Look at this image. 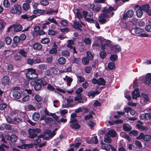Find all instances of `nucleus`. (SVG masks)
<instances>
[{"label": "nucleus", "mask_w": 151, "mask_h": 151, "mask_svg": "<svg viewBox=\"0 0 151 151\" xmlns=\"http://www.w3.org/2000/svg\"><path fill=\"white\" fill-rule=\"evenodd\" d=\"M116 10V9H114L112 7L110 6L106 9L104 8L102 11L103 13L101 14L100 16V19L99 20V22L102 24L105 23L106 21V19H107L113 16L114 12L112 11Z\"/></svg>", "instance_id": "1"}, {"label": "nucleus", "mask_w": 151, "mask_h": 151, "mask_svg": "<svg viewBox=\"0 0 151 151\" xmlns=\"http://www.w3.org/2000/svg\"><path fill=\"white\" fill-rule=\"evenodd\" d=\"M27 78L33 80L38 77V75L36 73L35 70L30 68L28 69V72L26 75Z\"/></svg>", "instance_id": "2"}, {"label": "nucleus", "mask_w": 151, "mask_h": 151, "mask_svg": "<svg viewBox=\"0 0 151 151\" xmlns=\"http://www.w3.org/2000/svg\"><path fill=\"white\" fill-rule=\"evenodd\" d=\"M10 12L13 14L19 15L22 12V8L21 6L17 4H14L11 8Z\"/></svg>", "instance_id": "3"}, {"label": "nucleus", "mask_w": 151, "mask_h": 151, "mask_svg": "<svg viewBox=\"0 0 151 151\" xmlns=\"http://www.w3.org/2000/svg\"><path fill=\"white\" fill-rule=\"evenodd\" d=\"M40 129H29L28 130L29 137L30 138L33 139L37 136V133H40Z\"/></svg>", "instance_id": "4"}, {"label": "nucleus", "mask_w": 151, "mask_h": 151, "mask_svg": "<svg viewBox=\"0 0 151 151\" xmlns=\"http://www.w3.org/2000/svg\"><path fill=\"white\" fill-rule=\"evenodd\" d=\"M82 13L86 21L89 22L93 21V19L92 18L93 17V14L92 12L88 13L86 11H83Z\"/></svg>", "instance_id": "5"}, {"label": "nucleus", "mask_w": 151, "mask_h": 151, "mask_svg": "<svg viewBox=\"0 0 151 151\" xmlns=\"http://www.w3.org/2000/svg\"><path fill=\"white\" fill-rule=\"evenodd\" d=\"M42 82L43 81L41 79H38L35 81L34 88L36 91H38L41 89Z\"/></svg>", "instance_id": "6"}, {"label": "nucleus", "mask_w": 151, "mask_h": 151, "mask_svg": "<svg viewBox=\"0 0 151 151\" xmlns=\"http://www.w3.org/2000/svg\"><path fill=\"white\" fill-rule=\"evenodd\" d=\"M134 9L136 11L137 16L139 18L141 17L143 15V12L140 6L139 5H136L134 7Z\"/></svg>", "instance_id": "7"}, {"label": "nucleus", "mask_w": 151, "mask_h": 151, "mask_svg": "<svg viewBox=\"0 0 151 151\" xmlns=\"http://www.w3.org/2000/svg\"><path fill=\"white\" fill-rule=\"evenodd\" d=\"M138 139H142L145 141H150L151 139V136L149 134L145 135L143 133H141L138 137H137Z\"/></svg>", "instance_id": "8"}, {"label": "nucleus", "mask_w": 151, "mask_h": 151, "mask_svg": "<svg viewBox=\"0 0 151 151\" xmlns=\"http://www.w3.org/2000/svg\"><path fill=\"white\" fill-rule=\"evenodd\" d=\"M144 83L149 86L151 87V74L148 73L144 78Z\"/></svg>", "instance_id": "9"}, {"label": "nucleus", "mask_w": 151, "mask_h": 151, "mask_svg": "<svg viewBox=\"0 0 151 151\" xmlns=\"http://www.w3.org/2000/svg\"><path fill=\"white\" fill-rule=\"evenodd\" d=\"M134 14V12L132 10H129L126 14H124L122 17L123 19H125L127 17L130 18L132 17Z\"/></svg>", "instance_id": "10"}, {"label": "nucleus", "mask_w": 151, "mask_h": 151, "mask_svg": "<svg viewBox=\"0 0 151 151\" xmlns=\"http://www.w3.org/2000/svg\"><path fill=\"white\" fill-rule=\"evenodd\" d=\"M89 7L93 10L99 11L101 9V6L99 4L95 5L93 4H92L89 6Z\"/></svg>", "instance_id": "11"}, {"label": "nucleus", "mask_w": 151, "mask_h": 151, "mask_svg": "<svg viewBox=\"0 0 151 151\" xmlns=\"http://www.w3.org/2000/svg\"><path fill=\"white\" fill-rule=\"evenodd\" d=\"M35 15H32V16H29L26 14H24L21 16V17L23 19H27L28 20L31 21L34 18L37 17Z\"/></svg>", "instance_id": "12"}, {"label": "nucleus", "mask_w": 151, "mask_h": 151, "mask_svg": "<svg viewBox=\"0 0 151 151\" xmlns=\"http://www.w3.org/2000/svg\"><path fill=\"white\" fill-rule=\"evenodd\" d=\"M10 81L9 78L6 76H4L1 80V83L4 85L8 84Z\"/></svg>", "instance_id": "13"}, {"label": "nucleus", "mask_w": 151, "mask_h": 151, "mask_svg": "<svg viewBox=\"0 0 151 151\" xmlns=\"http://www.w3.org/2000/svg\"><path fill=\"white\" fill-rule=\"evenodd\" d=\"M116 134H117L115 131L112 129L109 131L107 133L106 135L109 136L111 137H114L116 136Z\"/></svg>", "instance_id": "14"}, {"label": "nucleus", "mask_w": 151, "mask_h": 151, "mask_svg": "<svg viewBox=\"0 0 151 151\" xmlns=\"http://www.w3.org/2000/svg\"><path fill=\"white\" fill-rule=\"evenodd\" d=\"M13 97L17 99H20L22 96L21 93L17 91H14L12 93Z\"/></svg>", "instance_id": "15"}, {"label": "nucleus", "mask_w": 151, "mask_h": 151, "mask_svg": "<svg viewBox=\"0 0 151 151\" xmlns=\"http://www.w3.org/2000/svg\"><path fill=\"white\" fill-rule=\"evenodd\" d=\"M132 98L134 99H137L139 96V94L137 89H136L132 92Z\"/></svg>", "instance_id": "16"}, {"label": "nucleus", "mask_w": 151, "mask_h": 151, "mask_svg": "<svg viewBox=\"0 0 151 151\" xmlns=\"http://www.w3.org/2000/svg\"><path fill=\"white\" fill-rule=\"evenodd\" d=\"M74 27L76 29L79 28L81 27V24H82L83 25H84L83 24V22L81 21H80L79 22H78L76 20H75L74 21Z\"/></svg>", "instance_id": "17"}, {"label": "nucleus", "mask_w": 151, "mask_h": 151, "mask_svg": "<svg viewBox=\"0 0 151 151\" xmlns=\"http://www.w3.org/2000/svg\"><path fill=\"white\" fill-rule=\"evenodd\" d=\"M58 62L60 65H63L65 64L66 62L65 58L63 57H60L58 60Z\"/></svg>", "instance_id": "18"}, {"label": "nucleus", "mask_w": 151, "mask_h": 151, "mask_svg": "<svg viewBox=\"0 0 151 151\" xmlns=\"http://www.w3.org/2000/svg\"><path fill=\"white\" fill-rule=\"evenodd\" d=\"M54 47L50 49L49 51V53L50 54H55L57 52V46L55 43H54Z\"/></svg>", "instance_id": "19"}, {"label": "nucleus", "mask_w": 151, "mask_h": 151, "mask_svg": "<svg viewBox=\"0 0 151 151\" xmlns=\"http://www.w3.org/2000/svg\"><path fill=\"white\" fill-rule=\"evenodd\" d=\"M98 39L101 42V44H104L105 45L108 47V45L109 44L110 41L107 40H103L100 37L98 38Z\"/></svg>", "instance_id": "20"}, {"label": "nucleus", "mask_w": 151, "mask_h": 151, "mask_svg": "<svg viewBox=\"0 0 151 151\" xmlns=\"http://www.w3.org/2000/svg\"><path fill=\"white\" fill-rule=\"evenodd\" d=\"M33 47L34 49L37 50H40L42 48L41 45L38 43H36L34 44Z\"/></svg>", "instance_id": "21"}, {"label": "nucleus", "mask_w": 151, "mask_h": 151, "mask_svg": "<svg viewBox=\"0 0 151 151\" xmlns=\"http://www.w3.org/2000/svg\"><path fill=\"white\" fill-rule=\"evenodd\" d=\"M40 118V115L39 113L35 112L33 114L32 118L35 121H37Z\"/></svg>", "instance_id": "22"}, {"label": "nucleus", "mask_w": 151, "mask_h": 151, "mask_svg": "<svg viewBox=\"0 0 151 151\" xmlns=\"http://www.w3.org/2000/svg\"><path fill=\"white\" fill-rule=\"evenodd\" d=\"M123 128L124 130L126 131H129L132 129L131 126L128 124H124L123 125Z\"/></svg>", "instance_id": "23"}, {"label": "nucleus", "mask_w": 151, "mask_h": 151, "mask_svg": "<svg viewBox=\"0 0 151 151\" xmlns=\"http://www.w3.org/2000/svg\"><path fill=\"white\" fill-rule=\"evenodd\" d=\"M45 134L48 135L49 137H52L55 134V133L54 131L52 132L50 130H47L45 131Z\"/></svg>", "instance_id": "24"}, {"label": "nucleus", "mask_w": 151, "mask_h": 151, "mask_svg": "<svg viewBox=\"0 0 151 151\" xmlns=\"http://www.w3.org/2000/svg\"><path fill=\"white\" fill-rule=\"evenodd\" d=\"M70 126L71 128L74 129H78L80 127V125L77 123L71 124Z\"/></svg>", "instance_id": "25"}, {"label": "nucleus", "mask_w": 151, "mask_h": 151, "mask_svg": "<svg viewBox=\"0 0 151 151\" xmlns=\"http://www.w3.org/2000/svg\"><path fill=\"white\" fill-rule=\"evenodd\" d=\"M99 92L98 91H91L88 93V96H92L93 97H94L96 95L99 94Z\"/></svg>", "instance_id": "26"}, {"label": "nucleus", "mask_w": 151, "mask_h": 151, "mask_svg": "<svg viewBox=\"0 0 151 151\" xmlns=\"http://www.w3.org/2000/svg\"><path fill=\"white\" fill-rule=\"evenodd\" d=\"M109 145H107L104 143H101V147L103 149L106 151H109L110 150V147L109 146Z\"/></svg>", "instance_id": "27"}, {"label": "nucleus", "mask_w": 151, "mask_h": 151, "mask_svg": "<svg viewBox=\"0 0 151 151\" xmlns=\"http://www.w3.org/2000/svg\"><path fill=\"white\" fill-rule=\"evenodd\" d=\"M132 30H133L136 34H140L142 33L143 32V30L142 29L139 27L133 29Z\"/></svg>", "instance_id": "28"}, {"label": "nucleus", "mask_w": 151, "mask_h": 151, "mask_svg": "<svg viewBox=\"0 0 151 151\" xmlns=\"http://www.w3.org/2000/svg\"><path fill=\"white\" fill-rule=\"evenodd\" d=\"M108 68L110 70H114L115 68V63L113 62H110L108 63Z\"/></svg>", "instance_id": "29"}, {"label": "nucleus", "mask_w": 151, "mask_h": 151, "mask_svg": "<svg viewBox=\"0 0 151 151\" xmlns=\"http://www.w3.org/2000/svg\"><path fill=\"white\" fill-rule=\"evenodd\" d=\"M142 100L145 103L149 101V99L148 96L145 94H142Z\"/></svg>", "instance_id": "30"}, {"label": "nucleus", "mask_w": 151, "mask_h": 151, "mask_svg": "<svg viewBox=\"0 0 151 151\" xmlns=\"http://www.w3.org/2000/svg\"><path fill=\"white\" fill-rule=\"evenodd\" d=\"M16 122L18 123H21L23 122L22 119L20 116H17L14 118V123Z\"/></svg>", "instance_id": "31"}, {"label": "nucleus", "mask_w": 151, "mask_h": 151, "mask_svg": "<svg viewBox=\"0 0 151 151\" xmlns=\"http://www.w3.org/2000/svg\"><path fill=\"white\" fill-rule=\"evenodd\" d=\"M18 53L23 57H26L27 52L23 49H20L18 52Z\"/></svg>", "instance_id": "32"}, {"label": "nucleus", "mask_w": 151, "mask_h": 151, "mask_svg": "<svg viewBox=\"0 0 151 151\" xmlns=\"http://www.w3.org/2000/svg\"><path fill=\"white\" fill-rule=\"evenodd\" d=\"M120 135L121 137L126 138L128 141H130V138L129 136L126 134L125 132H122L120 134Z\"/></svg>", "instance_id": "33"}, {"label": "nucleus", "mask_w": 151, "mask_h": 151, "mask_svg": "<svg viewBox=\"0 0 151 151\" xmlns=\"http://www.w3.org/2000/svg\"><path fill=\"white\" fill-rule=\"evenodd\" d=\"M89 60L87 57H85L83 58L82 60V62L84 65H88L89 63Z\"/></svg>", "instance_id": "34"}, {"label": "nucleus", "mask_w": 151, "mask_h": 151, "mask_svg": "<svg viewBox=\"0 0 151 151\" xmlns=\"http://www.w3.org/2000/svg\"><path fill=\"white\" fill-rule=\"evenodd\" d=\"M54 29H49L48 30V34L51 36H54L56 35L58 32L57 31L53 30Z\"/></svg>", "instance_id": "35"}, {"label": "nucleus", "mask_w": 151, "mask_h": 151, "mask_svg": "<svg viewBox=\"0 0 151 151\" xmlns=\"http://www.w3.org/2000/svg\"><path fill=\"white\" fill-rule=\"evenodd\" d=\"M22 26L20 24L16 25L14 28V31L15 32H18L22 30Z\"/></svg>", "instance_id": "36"}, {"label": "nucleus", "mask_w": 151, "mask_h": 151, "mask_svg": "<svg viewBox=\"0 0 151 151\" xmlns=\"http://www.w3.org/2000/svg\"><path fill=\"white\" fill-rule=\"evenodd\" d=\"M42 97L38 94H36L34 96L35 100L37 102H40L42 99Z\"/></svg>", "instance_id": "37"}, {"label": "nucleus", "mask_w": 151, "mask_h": 151, "mask_svg": "<svg viewBox=\"0 0 151 151\" xmlns=\"http://www.w3.org/2000/svg\"><path fill=\"white\" fill-rule=\"evenodd\" d=\"M10 141L13 142L17 141L18 139L17 137L14 134H12L10 136Z\"/></svg>", "instance_id": "38"}, {"label": "nucleus", "mask_w": 151, "mask_h": 151, "mask_svg": "<svg viewBox=\"0 0 151 151\" xmlns=\"http://www.w3.org/2000/svg\"><path fill=\"white\" fill-rule=\"evenodd\" d=\"M140 7L143 10L146 12L149 9L150 6L148 4H146L142 5L140 6Z\"/></svg>", "instance_id": "39"}, {"label": "nucleus", "mask_w": 151, "mask_h": 151, "mask_svg": "<svg viewBox=\"0 0 151 151\" xmlns=\"http://www.w3.org/2000/svg\"><path fill=\"white\" fill-rule=\"evenodd\" d=\"M98 84L99 85H104L105 83V81L104 79L100 78L98 79Z\"/></svg>", "instance_id": "40"}, {"label": "nucleus", "mask_w": 151, "mask_h": 151, "mask_svg": "<svg viewBox=\"0 0 151 151\" xmlns=\"http://www.w3.org/2000/svg\"><path fill=\"white\" fill-rule=\"evenodd\" d=\"M62 55L65 57H68L70 55V52L67 50H64L61 52Z\"/></svg>", "instance_id": "41"}, {"label": "nucleus", "mask_w": 151, "mask_h": 151, "mask_svg": "<svg viewBox=\"0 0 151 151\" xmlns=\"http://www.w3.org/2000/svg\"><path fill=\"white\" fill-rule=\"evenodd\" d=\"M111 49V50H112L113 48H115V49L116 52H119L121 50V47L120 46L118 45H116L113 46Z\"/></svg>", "instance_id": "42"}, {"label": "nucleus", "mask_w": 151, "mask_h": 151, "mask_svg": "<svg viewBox=\"0 0 151 151\" xmlns=\"http://www.w3.org/2000/svg\"><path fill=\"white\" fill-rule=\"evenodd\" d=\"M4 55L6 56H9L12 55L13 53V51L9 50H5L4 51Z\"/></svg>", "instance_id": "43"}, {"label": "nucleus", "mask_w": 151, "mask_h": 151, "mask_svg": "<svg viewBox=\"0 0 151 151\" xmlns=\"http://www.w3.org/2000/svg\"><path fill=\"white\" fill-rule=\"evenodd\" d=\"M100 57L102 59H104L106 55V52L104 51H101L100 53Z\"/></svg>", "instance_id": "44"}, {"label": "nucleus", "mask_w": 151, "mask_h": 151, "mask_svg": "<svg viewBox=\"0 0 151 151\" xmlns=\"http://www.w3.org/2000/svg\"><path fill=\"white\" fill-rule=\"evenodd\" d=\"M40 3L43 6H46L49 4V2L47 0H41Z\"/></svg>", "instance_id": "45"}, {"label": "nucleus", "mask_w": 151, "mask_h": 151, "mask_svg": "<svg viewBox=\"0 0 151 151\" xmlns=\"http://www.w3.org/2000/svg\"><path fill=\"white\" fill-rule=\"evenodd\" d=\"M50 41V39L46 37L42 39L41 40V42L42 43L44 44H47Z\"/></svg>", "instance_id": "46"}, {"label": "nucleus", "mask_w": 151, "mask_h": 151, "mask_svg": "<svg viewBox=\"0 0 151 151\" xmlns=\"http://www.w3.org/2000/svg\"><path fill=\"white\" fill-rule=\"evenodd\" d=\"M5 40L7 44L8 45H10L12 42V39L9 37H6L5 38Z\"/></svg>", "instance_id": "47"}, {"label": "nucleus", "mask_w": 151, "mask_h": 151, "mask_svg": "<svg viewBox=\"0 0 151 151\" xmlns=\"http://www.w3.org/2000/svg\"><path fill=\"white\" fill-rule=\"evenodd\" d=\"M83 41L85 44L86 45L91 44V40L88 38H86L83 40Z\"/></svg>", "instance_id": "48"}, {"label": "nucleus", "mask_w": 151, "mask_h": 151, "mask_svg": "<svg viewBox=\"0 0 151 151\" xmlns=\"http://www.w3.org/2000/svg\"><path fill=\"white\" fill-rule=\"evenodd\" d=\"M104 141L106 143H109L111 142V139L109 136H106L105 137Z\"/></svg>", "instance_id": "49"}, {"label": "nucleus", "mask_w": 151, "mask_h": 151, "mask_svg": "<svg viewBox=\"0 0 151 151\" xmlns=\"http://www.w3.org/2000/svg\"><path fill=\"white\" fill-rule=\"evenodd\" d=\"M38 67L39 69L42 70H45L47 69V66L45 64H42L39 65Z\"/></svg>", "instance_id": "50"}, {"label": "nucleus", "mask_w": 151, "mask_h": 151, "mask_svg": "<svg viewBox=\"0 0 151 151\" xmlns=\"http://www.w3.org/2000/svg\"><path fill=\"white\" fill-rule=\"evenodd\" d=\"M77 78L78 81L79 82V83L84 82L85 81V78L81 76H77Z\"/></svg>", "instance_id": "51"}, {"label": "nucleus", "mask_w": 151, "mask_h": 151, "mask_svg": "<svg viewBox=\"0 0 151 151\" xmlns=\"http://www.w3.org/2000/svg\"><path fill=\"white\" fill-rule=\"evenodd\" d=\"M117 58V56L116 55H112L110 57V60L113 61H116Z\"/></svg>", "instance_id": "52"}, {"label": "nucleus", "mask_w": 151, "mask_h": 151, "mask_svg": "<svg viewBox=\"0 0 151 151\" xmlns=\"http://www.w3.org/2000/svg\"><path fill=\"white\" fill-rule=\"evenodd\" d=\"M4 6L6 7H8L10 6V3L8 0H4L3 2Z\"/></svg>", "instance_id": "53"}, {"label": "nucleus", "mask_w": 151, "mask_h": 151, "mask_svg": "<svg viewBox=\"0 0 151 151\" xmlns=\"http://www.w3.org/2000/svg\"><path fill=\"white\" fill-rule=\"evenodd\" d=\"M6 24V23L2 21L0 22V31H2L4 29Z\"/></svg>", "instance_id": "54"}, {"label": "nucleus", "mask_w": 151, "mask_h": 151, "mask_svg": "<svg viewBox=\"0 0 151 151\" xmlns=\"http://www.w3.org/2000/svg\"><path fill=\"white\" fill-rule=\"evenodd\" d=\"M23 8L25 11H27L29 7V5L27 3H24L23 5Z\"/></svg>", "instance_id": "55"}, {"label": "nucleus", "mask_w": 151, "mask_h": 151, "mask_svg": "<svg viewBox=\"0 0 151 151\" xmlns=\"http://www.w3.org/2000/svg\"><path fill=\"white\" fill-rule=\"evenodd\" d=\"M43 136L42 135H40L39 137H38V138L36 140H35L34 142V144L35 145H38L39 143H40L41 141V140L40 139V137H43Z\"/></svg>", "instance_id": "56"}, {"label": "nucleus", "mask_w": 151, "mask_h": 151, "mask_svg": "<svg viewBox=\"0 0 151 151\" xmlns=\"http://www.w3.org/2000/svg\"><path fill=\"white\" fill-rule=\"evenodd\" d=\"M48 20L51 23H54V24L56 25L58 24V22H57L56 21L54 17L52 18H51L50 17H49L48 19Z\"/></svg>", "instance_id": "57"}, {"label": "nucleus", "mask_w": 151, "mask_h": 151, "mask_svg": "<svg viewBox=\"0 0 151 151\" xmlns=\"http://www.w3.org/2000/svg\"><path fill=\"white\" fill-rule=\"evenodd\" d=\"M6 119L8 122L11 124H14V118L13 119L10 117L8 116L6 118Z\"/></svg>", "instance_id": "58"}, {"label": "nucleus", "mask_w": 151, "mask_h": 151, "mask_svg": "<svg viewBox=\"0 0 151 151\" xmlns=\"http://www.w3.org/2000/svg\"><path fill=\"white\" fill-rule=\"evenodd\" d=\"M20 40V38L18 36H15L14 38L13 41L14 43H18L19 42Z\"/></svg>", "instance_id": "59"}, {"label": "nucleus", "mask_w": 151, "mask_h": 151, "mask_svg": "<svg viewBox=\"0 0 151 151\" xmlns=\"http://www.w3.org/2000/svg\"><path fill=\"white\" fill-rule=\"evenodd\" d=\"M60 23L63 26H66L68 24V22L67 20H63L60 21Z\"/></svg>", "instance_id": "60"}, {"label": "nucleus", "mask_w": 151, "mask_h": 151, "mask_svg": "<svg viewBox=\"0 0 151 151\" xmlns=\"http://www.w3.org/2000/svg\"><path fill=\"white\" fill-rule=\"evenodd\" d=\"M91 140L95 144H97L98 142V140L96 136L92 137Z\"/></svg>", "instance_id": "61"}, {"label": "nucleus", "mask_w": 151, "mask_h": 151, "mask_svg": "<svg viewBox=\"0 0 151 151\" xmlns=\"http://www.w3.org/2000/svg\"><path fill=\"white\" fill-rule=\"evenodd\" d=\"M73 81V79L70 77H68L66 79V82H67V85L68 86H70V83Z\"/></svg>", "instance_id": "62"}, {"label": "nucleus", "mask_w": 151, "mask_h": 151, "mask_svg": "<svg viewBox=\"0 0 151 151\" xmlns=\"http://www.w3.org/2000/svg\"><path fill=\"white\" fill-rule=\"evenodd\" d=\"M4 147L7 148L8 147V146L6 145L5 144H1V145H0V151H4Z\"/></svg>", "instance_id": "63"}, {"label": "nucleus", "mask_w": 151, "mask_h": 151, "mask_svg": "<svg viewBox=\"0 0 151 151\" xmlns=\"http://www.w3.org/2000/svg\"><path fill=\"white\" fill-rule=\"evenodd\" d=\"M91 68L90 66H87L86 67L85 71L87 73H91Z\"/></svg>", "instance_id": "64"}]
</instances>
